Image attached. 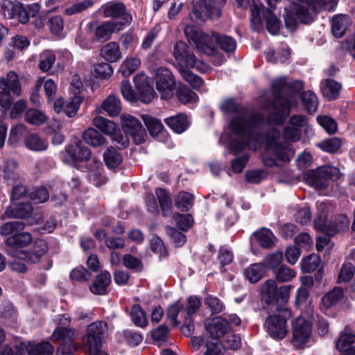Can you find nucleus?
<instances>
[{
	"instance_id": "nucleus-44",
	"label": "nucleus",
	"mask_w": 355,
	"mask_h": 355,
	"mask_svg": "<svg viewBox=\"0 0 355 355\" xmlns=\"http://www.w3.org/2000/svg\"><path fill=\"white\" fill-rule=\"evenodd\" d=\"M93 166L89 167V178L96 186H100L101 184L105 182L103 177H101L103 171V165L101 161L93 159Z\"/></svg>"
},
{
	"instance_id": "nucleus-24",
	"label": "nucleus",
	"mask_w": 355,
	"mask_h": 355,
	"mask_svg": "<svg viewBox=\"0 0 355 355\" xmlns=\"http://www.w3.org/2000/svg\"><path fill=\"white\" fill-rule=\"evenodd\" d=\"M331 22L333 35L337 38H340L345 34L351 24V20L349 16L339 14L334 16Z\"/></svg>"
},
{
	"instance_id": "nucleus-50",
	"label": "nucleus",
	"mask_w": 355,
	"mask_h": 355,
	"mask_svg": "<svg viewBox=\"0 0 355 355\" xmlns=\"http://www.w3.org/2000/svg\"><path fill=\"white\" fill-rule=\"evenodd\" d=\"M24 229V224L20 221H12L0 226V235L3 236L15 235Z\"/></svg>"
},
{
	"instance_id": "nucleus-7",
	"label": "nucleus",
	"mask_w": 355,
	"mask_h": 355,
	"mask_svg": "<svg viewBox=\"0 0 355 355\" xmlns=\"http://www.w3.org/2000/svg\"><path fill=\"white\" fill-rule=\"evenodd\" d=\"M291 317V312L286 307L277 309L272 313L270 314L264 324L270 336L276 340L284 338L288 332L287 320Z\"/></svg>"
},
{
	"instance_id": "nucleus-16",
	"label": "nucleus",
	"mask_w": 355,
	"mask_h": 355,
	"mask_svg": "<svg viewBox=\"0 0 355 355\" xmlns=\"http://www.w3.org/2000/svg\"><path fill=\"white\" fill-rule=\"evenodd\" d=\"M103 15L105 17L119 18L115 22L122 24L123 28L130 24L132 21V15L127 12L125 6L121 3H109L101 7Z\"/></svg>"
},
{
	"instance_id": "nucleus-61",
	"label": "nucleus",
	"mask_w": 355,
	"mask_h": 355,
	"mask_svg": "<svg viewBox=\"0 0 355 355\" xmlns=\"http://www.w3.org/2000/svg\"><path fill=\"white\" fill-rule=\"evenodd\" d=\"M95 76L101 79H107L113 74L112 66L107 62H101L94 66Z\"/></svg>"
},
{
	"instance_id": "nucleus-41",
	"label": "nucleus",
	"mask_w": 355,
	"mask_h": 355,
	"mask_svg": "<svg viewBox=\"0 0 355 355\" xmlns=\"http://www.w3.org/2000/svg\"><path fill=\"white\" fill-rule=\"evenodd\" d=\"M26 146L33 151L45 150L48 147L46 140L40 138L36 134H31L25 139Z\"/></svg>"
},
{
	"instance_id": "nucleus-54",
	"label": "nucleus",
	"mask_w": 355,
	"mask_h": 355,
	"mask_svg": "<svg viewBox=\"0 0 355 355\" xmlns=\"http://www.w3.org/2000/svg\"><path fill=\"white\" fill-rule=\"evenodd\" d=\"M19 3L17 1L3 0L1 3V12L5 17L12 19L17 16V9L19 8Z\"/></svg>"
},
{
	"instance_id": "nucleus-15",
	"label": "nucleus",
	"mask_w": 355,
	"mask_h": 355,
	"mask_svg": "<svg viewBox=\"0 0 355 355\" xmlns=\"http://www.w3.org/2000/svg\"><path fill=\"white\" fill-rule=\"evenodd\" d=\"M120 119L124 131L130 135L136 144L146 141L147 135L139 120L128 114H121Z\"/></svg>"
},
{
	"instance_id": "nucleus-26",
	"label": "nucleus",
	"mask_w": 355,
	"mask_h": 355,
	"mask_svg": "<svg viewBox=\"0 0 355 355\" xmlns=\"http://www.w3.org/2000/svg\"><path fill=\"white\" fill-rule=\"evenodd\" d=\"M32 241V236L28 232L16 233L6 239V244L14 252L15 248H24L28 245Z\"/></svg>"
},
{
	"instance_id": "nucleus-59",
	"label": "nucleus",
	"mask_w": 355,
	"mask_h": 355,
	"mask_svg": "<svg viewBox=\"0 0 355 355\" xmlns=\"http://www.w3.org/2000/svg\"><path fill=\"white\" fill-rule=\"evenodd\" d=\"M183 308L184 304L180 300L168 306L166 311L167 317L174 325H178L180 323L178 321V316Z\"/></svg>"
},
{
	"instance_id": "nucleus-34",
	"label": "nucleus",
	"mask_w": 355,
	"mask_h": 355,
	"mask_svg": "<svg viewBox=\"0 0 355 355\" xmlns=\"http://www.w3.org/2000/svg\"><path fill=\"white\" fill-rule=\"evenodd\" d=\"M83 343L85 352L89 355H95L98 353L103 352L101 350V338L86 334V336L83 338Z\"/></svg>"
},
{
	"instance_id": "nucleus-32",
	"label": "nucleus",
	"mask_w": 355,
	"mask_h": 355,
	"mask_svg": "<svg viewBox=\"0 0 355 355\" xmlns=\"http://www.w3.org/2000/svg\"><path fill=\"white\" fill-rule=\"evenodd\" d=\"M342 85L332 79H327L321 83V90L324 98L329 101L337 98Z\"/></svg>"
},
{
	"instance_id": "nucleus-45",
	"label": "nucleus",
	"mask_w": 355,
	"mask_h": 355,
	"mask_svg": "<svg viewBox=\"0 0 355 355\" xmlns=\"http://www.w3.org/2000/svg\"><path fill=\"white\" fill-rule=\"evenodd\" d=\"M141 64L140 60L136 57H127L120 67V72L124 77L130 76Z\"/></svg>"
},
{
	"instance_id": "nucleus-62",
	"label": "nucleus",
	"mask_w": 355,
	"mask_h": 355,
	"mask_svg": "<svg viewBox=\"0 0 355 355\" xmlns=\"http://www.w3.org/2000/svg\"><path fill=\"white\" fill-rule=\"evenodd\" d=\"M318 123L329 134H334L337 131L338 127L336 121L327 116H318Z\"/></svg>"
},
{
	"instance_id": "nucleus-20",
	"label": "nucleus",
	"mask_w": 355,
	"mask_h": 355,
	"mask_svg": "<svg viewBox=\"0 0 355 355\" xmlns=\"http://www.w3.org/2000/svg\"><path fill=\"white\" fill-rule=\"evenodd\" d=\"M238 6L243 8L248 7L251 9V25L254 31H258L261 26V17L260 16V5H263L256 0H235Z\"/></svg>"
},
{
	"instance_id": "nucleus-51",
	"label": "nucleus",
	"mask_w": 355,
	"mask_h": 355,
	"mask_svg": "<svg viewBox=\"0 0 355 355\" xmlns=\"http://www.w3.org/2000/svg\"><path fill=\"white\" fill-rule=\"evenodd\" d=\"M25 119L28 123L40 125L46 121V117L42 112L36 109H30L25 114Z\"/></svg>"
},
{
	"instance_id": "nucleus-14",
	"label": "nucleus",
	"mask_w": 355,
	"mask_h": 355,
	"mask_svg": "<svg viewBox=\"0 0 355 355\" xmlns=\"http://www.w3.org/2000/svg\"><path fill=\"white\" fill-rule=\"evenodd\" d=\"M91 152L80 140H75L61 153V158L64 162L73 164L78 161H86L89 159Z\"/></svg>"
},
{
	"instance_id": "nucleus-38",
	"label": "nucleus",
	"mask_w": 355,
	"mask_h": 355,
	"mask_svg": "<svg viewBox=\"0 0 355 355\" xmlns=\"http://www.w3.org/2000/svg\"><path fill=\"white\" fill-rule=\"evenodd\" d=\"M277 284L275 280L268 279L261 286V293L263 300L270 304L275 302Z\"/></svg>"
},
{
	"instance_id": "nucleus-31",
	"label": "nucleus",
	"mask_w": 355,
	"mask_h": 355,
	"mask_svg": "<svg viewBox=\"0 0 355 355\" xmlns=\"http://www.w3.org/2000/svg\"><path fill=\"white\" fill-rule=\"evenodd\" d=\"M165 123L175 132L180 134L189 126L187 116L184 114H178L164 119Z\"/></svg>"
},
{
	"instance_id": "nucleus-13",
	"label": "nucleus",
	"mask_w": 355,
	"mask_h": 355,
	"mask_svg": "<svg viewBox=\"0 0 355 355\" xmlns=\"http://www.w3.org/2000/svg\"><path fill=\"white\" fill-rule=\"evenodd\" d=\"M93 125L103 133L110 135L112 141L118 145V148H123L128 146V138L121 134L113 121L103 116H96L93 120Z\"/></svg>"
},
{
	"instance_id": "nucleus-11",
	"label": "nucleus",
	"mask_w": 355,
	"mask_h": 355,
	"mask_svg": "<svg viewBox=\"0 0 355 355\" xmlns=\"http://www.w3.org/2000/svg\"><path fill=\"white\" fill-rule=\"evenodd\" d=\"M339 171L337 168L323 166L318 171H309L306 174V182L312 187L318 190L324 189L328 187L329 180L335 175L338 178Z\"/></svg>"
},
{
	"instance_id": "nucleus-39",
	"label": "nucleus",
	"mask_w": 355,
	"mask_h": 355,
	"mask_svg": "<svg viewBox=\"0 0 355 355\" xmlns=\"http://www.w3.org/2000/svg\"><path fill=\"white\" fill-rule=\"evenodd\" d=\"M254 236L261 246L269 248L275 245V237L272 232L268 229H261L254 233Z\"/></svg>"
},
{
	"instance_id": "nucleus-55",
	"label": "nucleus",
	"mask_w": 355,
	"mask_h": 355,
	"mask_svg": "<svg viewBox=\"0 0 355 355\" xmlns=\"http://www.w3.org/2000/svg\"><path fill=\"white\" fill-rule=\"evenodd\" d=\"M93 3L92 0H82L67 8L64 13L67 15L78 14L92 7Z\"/></svg>"
},
{
	"instance_id": "nucleus-25",
	"label": "nucleus",
	"mask_w": 355,
	"mask_h": 355,
	"mask_svg": "<svg viewBox=\"0 0 355 355\" xmlns=\"http://www.w3.org/2000/svg\"><path fill=\"white\" fill-rule=\"evenodd\" d=\"M100 55L109 62H116L122 57L120 46L116 42H110L103 45Z\"/></svg>"
},
{
	"instance_id": "nucleus-40",
	"label": "nucleus",
	"mask_w": 355,
	"mask_h": 355,
	"mask_svg": "<svg viewBox=\"0 0 355 355\" xmlns=\"http://www.w3.org/2000/svg\"><path fill=\"white\" fill-rule=\"evenodd\" d=\"M290 55L289 49L286 44H282L280 49L275 53L273 50H270L266 53V58L268 62L276 63H283L286 62Z\"/></svg>"
},
{
	"instance_id": "nucleus-37",
	"label": "nucleus",
	"mask_w": 355,
	"mask_h": 355,
	"mask_svg": "<svg viewBox=\"0 0 355 355\" xmlns=\"http://www.w3.org/2000/svg\"><path fill=\"white\" fill-rule=\"evenodd\" d=\"M83 140L92 146H99L105 144L102 135L93 128H89L83 134Z\"/></svg>"
},
{
	"instance_id": "nucleus-6",
	"label": "nucleus",
	"mask_w": 355,
	"mask_h": 355,
	"mask_svg": "<svg viewBox=\"0 0 355 355\" xmlns=\"http://www.w3.org/2000/svg\"><path fill=\"white\" fill-rule=\"evenodd\" d=\"M318 216L314 225L315 229L334 236L336 232L348 228L349 220L345 215H340L329 224L327 222L328 206L324 202H317Z\"/></svg>"
},
{
	"instance_id": "nucleus-21",
	"label": "nucleus",
	"mask_w": 355,
	"mask_h": 355,
	"mask_svg": "<svg viewBox=\"0 0 355 355\" xmlns=\"http://www.w3.org/2000/svg\"><path fill=\"white\" fill-rule=\"evenodd\" d=\"M120 99L114 95H109L101 105L96 107L95 111L97 114H102L105 112L110 116L114 117L119 114L121 111Z\"/></svg>"
},
{
	"instance_id": "nucleus-19",
	"label": "nucleus",
	"mask_w": 355,
	"mask_h": 355,
	"mask_svg": "<svg viewBox=\"0 0 355 355\" xmlns=\"http://www.w3.org/2000/svg\"><path fill=\"white\" fill-rule=\"evenodd\" d=\"M205 327L210 337L215 340L221 338L231 330L227 320L220 317L214 318L207 322Z\"/></svg>"
},
{
	"instance_id": "nucleus-33",
	"label": "nucleus",
	"mask_w": 355,
	"mask_h": 355,
	"mask_svg": "<svg viewBox=\"0 0 355 355\" xmlns=\"http://www.w3.org/2000/svg\"><path fill=\"white\" fill-rule=\"evenodd\" d=\"M336 347L346 353L355 351V335L349 329H346L337 341Z\"/></svg>"
},
{
	"instance_id": "nucleus-22",
	"label": "nucleus",
	"mask_w": 355,
	"mask_h": 355,
	"mask_svg": "<svg viewBox=\"0 0 355 355\" xmlns=\"http://www.w3.org/2000/svg\"><path fill=\"white\" fill-rule=\"evenodd\" d=\"M122 24L115 22V20H110L102 23L95 29V37L98 40H107L113 33L122 31Z\"/></svg>"
},
{
	"instance_id": "nucleus-8",
	"label": "nucleus",
	"mask_w": 355,
	"mask_h": 355,
	"mask_svg": "<svg viewBox=\"0 0 355 355\" xmlns=\"http://www.w3.org/2000/svg\"><path fill=\"white\" fill-rule=\"evenodd\" d=\"M298 1L301 3H292L286 9L285 25L290 31H294L299 22L309 24L313 21L312 14L309 10L311 0Z\"/></svg>"
},
{
	"instance_id": "nucleus-29",
	"label": "nucleus",
	"mask_w": 355,
	"mask_h": 355,
	"mask_svg": "<svg viewBox=\"0 0 355 355\" xmlns=\"http://www.w3.org/2000/svg\"><path fill=\"white\" fill-rule=\"evenodd\" d=\"M111 283V275L107 271H103L98 275L93 284L89 287L91 292L96 295H104Z\"/></svg>"
},
{
	"instance_id": "nucleus-28",
	"label": "nucleus",
	"mask_w": 355,
	"mask_h": 355,
	"mask_svg": "<svg viewBox=\"0 0 355 355\" xmlns=\"http://www.w3.org/2000/svg\"><path fill=\"white\" fill-rule=\"evenodd\" d=\"M46 253V248L44 247L38 250H21L18 252L7 250V254L12 257H16L17 259L25 260L30 263L38 262L40 257Z\"/></svg>"
},
{
	"instance_id": "nucleus-43",
	"label": "nucleus",
	"mask_w": 355,
	"mask_h": 355,
	"mask_svg": "<svg viewBox=\"0 0 355 355\" xmlns=\"http://www.w3.org/2000/svg\"><path fill=\"white\" fill-rule=\"evenodd\" d=\"M265 268V266L261 263L251 264L245 271V276L250 282L256 283L262 277Z\"/></svg>"
},
{
	"instance_id": "nucleus-42",
	"label": "nucleus",
	"mask_w": 355,
	"mask_h": 355,
	"mask_svg": "<svg viewBox=\"0 0 355 355\" xmlns=\"http://www.w3.org/2000/svg\"><path fill=\"white\" fill-rule=\"evenodd\" d=\"M301 98L304 109L309 114H313L316 112L318 100L315 93L311 91H306L302 94Z\"/></svg>"
},
{
	"instance_id": "nucleus-36",
	"label": "nucleus",
	"mask_w": 355,
	"mask_h": 355,
	"mask_svg": "<svg viewBox=\"0 0 355 355\" xmlns=\"http://www.w3.org/2000/svg\"><path fill=\"white\" fill-rule=\"evenodd\" d=\"M55 62V53L50 50H45L39 55L38 67L42 72H47L53 67Z\"/></svg>"
},
{
	"instance_id": "nucleus-52",
	"label": "nucleus",
	"mask_w": 355,
	"mask_h": 355,
	"mask_svg": "<svg viewBox=\"0 0 355 355\" xmlns=\"http://www.w3.org/2000/svg\"><path fill=\"white\" fill-rule=\"evenodd\" d=\"M317 146L323 151L334 153L342 146V141L338 137H333L321 141Z\"/></svg>"
},
{
	"instance_id": "nucleus-17",
	"label": "nucleus",
	"mask_w": 355,
	"mask_h": 355,
	"mask_svg": "<svg viewBox=\"0 0 355 355\" xmlns=\"http://www.w3.org/2000/svg\"><path fill=\"white\" fill-rule=\"evenodd\" d=\"M311 333L310 324L304 317H297L293 323V342L295 345L301 347L309 340Z\"/></svg>"
},
{
	"instance_id": "nucleus-64",
	"label": "nucleus",
	"mask_w": 355,
	"mask_h": 355,
	"mask_svg": "<svg viewBox=\"0 0 355 355\" xmlns=\"http://www.w3.org/2000/svg\"><path fill=\"white\" fill-rule=\"evenodd\" d=\"M49 198V193L48 191L42 187L34 189L30 193L31 200L36 204L44 202Z\"/></svg>"
},
{
	"instance_id": "nucleus-53",
	"label": "nucleus",
	"mask_w": 355,
	"mask_h": 355,
	"mask_svg": "<svg viewBox=\"0 0 355 355\" xmlns=\"http://www.w3.org/2000/svg\"><path fill=\"white\" fill-rule=\"evenodd\" d=\"M177 93L180 101L184 104L196 102L198 98L194 92L184 85L180 86Z\"/></svg>"
},
{
	"instance_id": "nucleus-12",
	"label": "nucleus",
	"mask_w": 355,
	"mask_h": 355,
	"mask_svg": "<svg viewBox=\"0 0 355 355\" xmlns=\"http://www.w3.org/2000/svg\"><path fill=\"white\" fill-rule=\"evenodd\" d=\"M155 85L162 98L170 99L173 96L175 81L169 69L164 67L157 69Z\"/></svg>"
},
{
	"instance_id": "nucleus-35",
	"label": "nucleus",
	"mask_w": 355,
	"mask_h": 355,
	"mask_svg": "<svg viewBox=\"0 0 355 355\" xmlns=\"http://www.w3.org/2000/svg\"><path fill=\"white\" fill-rule=\"evenodd\" d=\"M159 206L164 216L171 214L172 209V202L169 193L164 189H157L155 191Z\"/></svg>"
},
{
	"instance_id": "nucleus-4",
	"label": "nucleus",
	"mask_w": 355,
	"mask_h": 355,
	"mask_svg": "<svg viewBox=\"0 0 355 355\" xmlns=\"http://www.w3.org/2000/svg\"><path fill=\"white\" fill-rule=\"evenodd\" d=\"M286 86L285 78H279L274 80L272 83L273 92L275 93L274 101L271 103L267 102L263 105L265 109L271 106L274 111L268 114V128H274L272 125L282 124L286 117L290 114L291 107L297 105V100L295 96L290 95L288 97L279 96V93ZM276 129L277 128L275 127Z\"/></svg>"
},
{
	"instance_id": "nucleus-27",
	"label": "nucleus",
	"mask_w": 355,
	"mask_h": 355,
	"mask_svg": "<svg viewBox=\"0 0 355 355\" xmlns=\"http://www.w3.org/2000/svg\"><path fill=\"white\" fill-rule=\"evenodd\" d=\"M260 6L261 25L263 24V19H266L268 31L272 35H275L279 29L280 22L279 19L269 9H267L263 5H260ZM261 28L262 26L257 31H259Z\"/></svg>"
},
{
	"instance_id": "nucleus-56",
	"label": "nucleus",
	"mask_w": 355,
	"mask_h": 355,
	"mask_svg": "<svg viewBox=\"0 0 355 355\" xmlns=\"http://www.w3.org/2000/svg\"><path fill=\"white\" fill-rule=\"evenodd\" d=\"M320 263V259L319 256L312 254L302 260L301 268L305 272H311L319 266Z\"/></svg>"
},
{
	"instance_id": "nucleus-23",
	"label": "nucleus",
	"mask_w": 355,
	"mask_h": 355,
	"mask_svg": "<svg viewBox=\"0 0 355 355\" xmlns=\"http://www.w3.org/2000/svg\"><path fill=\"white\" fill-rule=\"evenodd\" d=\"M21 349L26 351L27 355H53L54 347L49 342L39 343H23Z\"/></svg>"
},
{
	"instance_id": "nucleus-5",
	"label": "nucleus",
	"mask_w": 355,
	"mask_h": 355,
	"mask_svg": "<svg viewBox=\"0 0 355 355\" xmlns=\"http://www.w3.org/2000/svg\"><path fill=\"white\" fill-rule=\"evenodd\" d=\"M70 319L67 315H62L58 327L53 331L52 340L58 344L56 355H73L76 350L74 342L75 331L69 327Z\"/></svg>"
},
{
	"instance_id": "nucleus-9",
	"label": "nucleus",
	"mask_w": 355,
	"mask_h": 355,
	"mask_svg": "<svg viewBox=\"0 0 355 355\" xmlns=\"http://www.w3.org/2000/svg\"><path fill=\"white\" fill-rule=\"evenodd\" d=\"M21 87L18 75L13 71L8 72L6 76L0 78V105L2 108L9 110L12 99L10 94H21Z\"/></svg>"
},
{
	"instance_id": "nucleus-46",
	"label": "nucleus",
	"mask_w": 355,
	"mask_h": 355,
	"mask_svg": "<svg viewBox=\"0 0 355 355\" xmlns=\"http://www.w3.org/2000/svg\"><path fill=\"white\" fill-rule=\"evenodd\" d=\"M142 119L151 136L156 137L162 131L164 126L160 120L147 114L143 115Z\"/></svg>"
},
{
	"instance_id": "nucleus-18",
	"label": "nucleus",
	"mask_w": 355,
	"mask_h": 355,
	"mask_svg": "<svg viewBox=\"0 0 355 355\" xmlns=\"http://www.w3.org/2000/svg\"><path fill=\"white\" fill-rule=\"evenodd\" d=\"M82 101V96L77 93L67 101L59 98L54 102V110L57 113L63 111L69 117H72L77 113Z\"/></svg>"
},
{
	"instance_id": "nucleus-10",
	"label": "nucleus",
	"mask_w": 355,
	"mask_h": 355,
	"mask_svg": "<svg viewBox=\"0 0 355 355\" xmlns=\"http://www.w3.org/2000/svg\"><path fill=\"white\" fill-rule=\"evenodd\" d=\"M220 15V5L216 0H200L190 14V19L201 23L207 18H216Z\"/></svg>"
},
{
	"instance_id": "nucleus-58",
	"label": "nucleus",
	"mask_w": 355,
	"mask_h": 355,
	"mask_svg": "<svg viewBox=\"0 0 355 355\" xmlns=\"http://www.w3.org/2000/svg\"><path fill=\"white\" fill-rule=\"evenodd\" d=\"M296 275L297 272L295 270L285 265H282L276 272L275 279L279 282H286L293 279Z\"/></svg>"
},
{
	"instance_id": "nucleus-60",
	"label": "nucleus",
	"mask_w": 355,
	"mask_h": 355,
	"mask_svg": "<svg viewBox=\"0 0 355 355\" xmlns=\"http://www.w3.org/2000/svg\"><path fill=\"white\" fill-rule=\"evenodd\" d=\"M160 31L161 26L158 24L155 25L153 28H151L142 42V49H149L152 46L156 39L157 38Z\"/></svg>"
},
{
	"instance_id": "nucleus-1",
	"label": "nucleus",
	"mask_w": 355,
	"mask_h": 355,
	"mask_svg": "<svg viewBox=\"0 0 355 355\" xmlns=\"http://www.w3.org/2000/svg\"><path fill=\"white\" fill-rule=\"evenodd\" d=\"M220 110L226 114H235L230 125V130L235 136L230 141L234 154L240 153L245 145L251 150H257L264 145L267 153L277 159L288 162L293 156L287 143L282 141L280 131L268 128V124L261 114L240 106L233 99L224 101Z\"/></svg>"
},
{
	"instance_id": "nucleus-47",
	"label": "nucleus",
	"mask_w": 355,
	"mask_h": 355,
	"mask_svg": "<svg viewBox=\"0 0 355 355\" xmlns=\"http://www.w3.org/2000/svg\"><path fill=\"white\" fill-rule=\"evenodd\" d=\"M103 157L106 166L110 168H116L122 162L121 155L112 147L104 153Z\"/></svg>"
},
{
	"instance_id": "nucleus-49",
	"label": "nucleus",
	"mask_w": 355,
	"mask_h": 355,
	"mask_svg": "<svg viewBox=\"0 0 355 355\" xmlns=\"http://www.w3.org/2000/svg\"><path fill=\"white\" fill-rule=\"evenodd\" d=\"M193 196L188 192H180L175 200V206L181 211H188L193 204Z\"/></svg>"
},
{
	"instance_id": "nucleus-63",
	"label": "nucleus",
	"mask_w": 355,
	"mask_h": 355,
	"mask_svg": "<svg viewBox=\"0 0 355 355\" xmlns=\"http://www.w3.org/2000/svg\"><path fill=\"white\" fill-rule=\"evenodd\" d=\"M173 218L176 225L183 231L188 230L193 224V218L190 214H175Z\"/></svg>"
},
{
	"instance_id": "nucleus-48",
	"label": "nucleus",
	"mask_w": 355,
	"mask_h": 355,
	"mask_svg": "<svg viewBox=\"0 0 355 355\" xmlns=\"http://www.w3.org/2000/svg\"><path fill=\"white\" fill-rule=\"evenodd\" d=\"M343 291L340 287H336L322 297V304L326 307L336 304L343 297Z\"/></svg>"
},
{
	"instance_id": "nucleus-2",
	"label": "nucleus",
	"mask_w": 355,
	"mask_h": 355,
	"mask_svg": "<svg viewBox=\"0 0 355 355\" xmlns=\"http://www.w3.org/2000/svg\"><path fill=\"white\" fill-rule=\"evenodd\" d=\"M184 33L189 42L195 45L196 49L207 55H217L218 44L226 52L234 51L236 46V41L231 37L219 35L216 33L209 35L205 33L193 26H187Z\"/></svg>"
},
{
	"instance_id": "nucleus-57",
	"label": "nucleus",
	"mask_w": 355,
	"mask_h": 355,
	"mask_svg": "<svg viewBox=\"0 0 355 355\" xmlns=\"http://www.w3.org/2000/svg\"><path fill=\"white\" fill-rule=\"evenodd\" d=\"M130 315L132 320L137 326L144 327L147 325L148 321L146 317L139 305L135 304L132 306Z\"/></svg>"
},
{
	"instance_id": "nucleus-30",
	"label": "nucleus",
	"mask_w": 355,
	"mask_h": 355,
	"mask_svg": "<svg viewBox=\"0 0 355 355\" xmlns=\"http://www.w3.org/2000/svg\"><path fill=\"white\" fill-rule=\"evenodd\" d=\"M33 213V207L30 203L20 202L9 207L5 214L8 218H25L29 217Z\"/></svg>"
},
{
	"instance_id": "nucleus-3",
	"label": "nucleus",
	"mask_w": 355,
	"mask_h": 355,
	"mask_svg": "<svg viewBox=\"0 0 355 355\" xmlns=\"http://www.w3.org/2000/svg\"><path fill=\"white\" fill-rule=\"evenodd\" d=\"M173 56L180 66L179 71L184 80L194 89H200L203 85L202 79L187 69L195 68L200 72L205 73L209 69V66L198 60L193 52L189 51L187 44L183 42H178L175 44Z\"/></svg>"
}]
</instances>
